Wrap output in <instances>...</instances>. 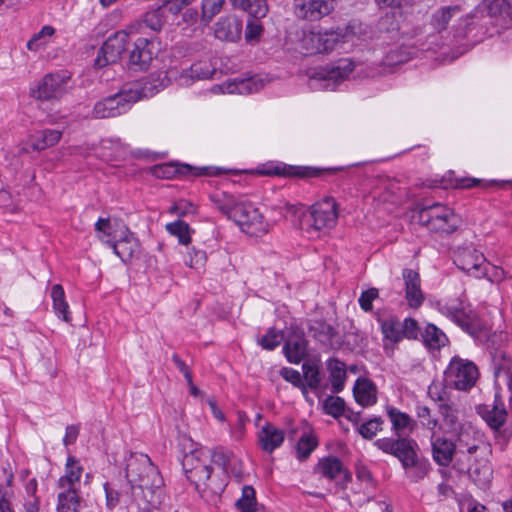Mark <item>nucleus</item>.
Here are the masks:
<instances>
[{"label":"nucleus","mask_w":512,"mask_h":512,"mask_svg":"<svg viewBox=\"0 0 512 512\" xmlns=\"http://www.w3.org/2000/svg\"><path fill=\"white\" fill-rule=\"evenodd\" d=\"M182 466L186 477L198 490L208 489L214 493L222 490V485L214 484V480L211 479L212 467L209 464V449L198 448L185 454Z\"/></svg>","instance_id":"3"},{"label":"nucleus","mask_w":512,"mask_h":512,"mask_svg":"<svg viewBox=\"0 0 512 512\" xmlns=\"http://www.w3.org/2000/svg\"><path fill=\"white\" fill-rule=\"evenodd\" d=\"M480 179L463 177H455L453 172H449L446 177L440 183V186L444 189L447 188H471L477 186L480 183Z\"/></svg>","instance_id":"50"},{"label":"nucleus","mask_w":512,"mask_h":512,"mask_svg":"<svg viewBox=\"0 0 512 512\" xmlns=\"http://www.w3.org/2000/svg\"><path fill=\"white\" fill-rule=\"evenodd\" d=\"M158 50L156 38L138 37L128 50V68L133 71H146Z\"/></svg>","instance_id":"13"},{"label":"nucleus","mask_w":512,"mask_h":512,"mask_svg":"<svg viewBox=\"0 0 512 512\" xmlns=\"http://www.w3.org/2000/svg\"><path fill=\"white\" fill-rule=\"evenodd\" d=\"M51 298L56 315L64 321H69V305L65 300V292L60 284H55L51 288Z\"/></svg>","instance_id":"44"},{"label":"nucleus","mask_w":512,"mask_h":512,"mask_svg":"<svg viewBox=\"0 0 512 512\" xmlns=\"http://www.w3.org/2000/svg\"><path fill=\"white\" fill-rule=\"evenodd\" d=\"M166 231L178 239L179 244L188 245L191 242L192 230L186 222L176 220L167 223L165 226Z\"/></svg>","instance_id":"46"},{"label":"nucleus","mask_w":512,"mask_h":512,"mask_svg":"<svg viewBox=\"0 0 512 512\" xmlns=\"http://www.w3.org/2000/svg\"><path fill=\"white\" fill-rule=\"evenodd\" d=\"M454 263L459 269L476 278H481L487 273L484 255L473 247L458 249Z\"/></svg>","instance_id":"18"},{"label":"nucleus","mask_w":512,"mask_h":512,"mask_svg":"<svg viewBox=\"0 0 512 512\" xmlns=\"http://www.w3.org/2000/svg\"><path fill=\"white\" fill-rule=\"evenodd\" d=\"M456 447L460 452L474 454L478 449V442L475 438V432L471 427L461 426L457 434Z\"/></svg>","instance_id":"43"},{"label":"nucleus","mask_w":512,"mask_h":512,"mask_svg":"<svg viewBox=\"0 0 512 512\" xmlns=\"http://www.w3.org/2000/svg\"><path fill=\"white\" fill-rule=\"evenodd\" d=\"M284 439V431L270 423L265 424L258 433L259 444L267 453H272L278 449L283 444Z\"/></svg>","instance_id":"26"},{"label":"nucleus","mask_w":512,"mask_h":512,"mask_svg":"<svg viewBox=\"0 0 512 512\" xmlns=\"http://www.w3.org/2000/svg\"><path fill=\"white\" fill-rule=\"evenodd\" d=\"M210 200L221 213L225 214L231 220L234 216V211L240 204L235 200L233 195L221 191L211 194Z\"/></svg>","instance_id":"40"},{"label":"nucleus","mask_w":512,"mask_h":512,"mask_svg":"<svg viewBox=\"0 0 512 512\" xmlns=\"http://www.w3.org/2000/svg\"><path fill=\"white\" fill-rule=\"evenodd\" d=\"M315 469L323 477L335 480L342 489H345L352 481V474L344 468L342 461L335 456L320 459Z\"/></svg>","instance_id":"20"},{"label":"nucleus","mask_w":512,"mask_h":512,"mask_svg":"<svg viewBox=\"0 0 512 512\" xmlns=\"http://www.w3.org/2000/svg\"><path fill=\"white\" fill-rule=\"evenodd\" d=\"M248 6L245 12L255 19L264 18L269 11L266 0H250Z\"/></svg>","instance_id":"60"},{"label":"nucleus","mask_w":512,"mask_h":512,"mask_svg":"<svg viewBox=\"0 0 512 512\" xmlns=\"http://www.w3.org/2000/svg\"><path fill=\"white\" fill-rule=\"evenodd\" d=\"M329 380L333 392L339 393L344 389L347 378L346 365L337 358H329L326 362Z\"/></svg>","instance_id":"36"},{"label":"nucleus","mask_w":512,"mask_h":512,"mask_svg":"<svg viewBox=\"0 0 512 512\" xmlns=\"http://www.w3.org/2000/svg\"><path fill=\"white\" fill-rule=\"evenodd\" d=\"M302 379L304 382V396H307L308 390L316 391L319 389L322 381L320 370V360L311 358L302 364Z\"/></svg>","instance_id":"29"},{"label":"nucleus","mask_w":512,"mask_h":512,"mask_svg":"<svg viewBox=\"0 0 512 512\" xmlns=\"http://www.w3.org/2000/svg\"><path fill=\"white\" fill-rule=\"evenodd\" d=\"M71 78L66 70L48 73L30 88V96L40 101L60 100L71 90Z\"/></svg>","instance_id":"7"},{"label":"nucleus","mask_w":512,"mask_h":512,"mask_svg":"<svg viewBox=\"0 0 512 512\" xmlns=\"http://www.w3.org/2000/svg\"><path fill=\"white\" fill-rule=\"evenodd\" d=\"M125 477L130 500L143 508L161 504L164 480L148 455L131 454L127 459Z\"/></svg>","instance_id":"1"},{"label":"nucleus","mask_w":512,"mask_h":512,"mask_svg":"<svg viewBox=\"0 0 512 512\" xmlns=\"http://www.w3.org/2000/svg\"><path fill=\"white\" fill-rule=\"evenodd\" d=\"M499 18L495 4L491 0H482L473 10L459 17L451 31L458 39L466 38L474 31L484 34Z\"/></svg>","instance_id":"2"},{"label":"nucleus","mask_w":512,"mask_h":512,"mask_svg":"<svg viewBox=\"0 0 512 512\" xmlns=\"http://www.w3.org/2000/svg\"><path fill=\"white\" fill-rule=\"evenodd\" d=\"M334 10V0H294V15L301 20L318 21Z\"/></svg>","instance_id":"19"},{"label":"nucleus","mask_w":512,"mask_h":512,"mask_svg":"<svg viewBox=\"0 0 512 512\" xmlns=\"http://www.w3.org/2000/svg\"><path fill=\"white\" fill-rule=\"evenodd\" d=\"M386 411L392 425L391 429L396 436L403 437L406 432L413 431L414 421L409 414L393 406H388Z\"/></svg>","instance_id":"33"},{"label":"nucleus","mask_w":512,"mask_h":512,"mask_svg":"<svg viewBox=\"0 0 512 512\" xmlns=\"http://www.w3.org/2000/svg\"><path fill=\"white\" fill-rule=\"evenodd\" d=\"M413 463H409L404 467L407 477L412 482H419L427 476L430 470V464L427 460L417 456L412 460Z\"/></svg>","instance_id":"45"},{"label":"nucleus","mask_w":512,"mask_h":512,"mask_svg":"<svg viewBox=\"0 0 512 512\" xmlns=\"http://www.w3.org/2000/svg\"><path fill=\"white\" fill-rule=\"evenodd\" d=\"M280 375L285 381L291 383L294 387L299 388L304 395V382L299 371L290 367H283L280 370Z\"/></svg>","instance_id":"59"},{"label":"nucleus","mask_w":512,"mask_h":512,"mask_svg":"<svg viewBox=\"0 0 512 512\" xmlns=\"http://www.w3.org/2000/svg\"><path fill=\"white\" fill-rule=\"evenodd\" d=\"M431 446L434 461L440 466L447 467L453 460L456 443L433 432L431 434Z\"/></svg>","instance_id":"23"},{"label":"nucleus","mask_w":512,"mask_h":512,"mask_svg":"<svg viewBox=\"0 0 512 512\" xmlns=\"http://www.w3.org/2000/svg\"><path fill=\"white\" fill-rule=\"evenodd\" d=\"M164 25V17H163V10L156 9L149 11L144 14L142 22L132 24L131 26L135 27V34L138 32V30L144 26L146 28L151 29L152 31L158 32L162 29Z\"/></svg>","instance_id":"47"},{"label":"nucleus","mask_w":512,"mask_h":512,"mask_svg":"<svg viewBox=\"0 0 512 512\" xmlns=\"http://www.w3.org/2000/svg\"><path fill=\"white\" fill-rule=\"evenodd\" d=\"M439 413L444 422L452 428L458 423V411L452 404L442 403L439 405Z\"/></svg>","instance_id":"61"},{"label":"nucleus","mask_w":512,"mask_h":512,"mask_svg":"<svg viewBox=\"0 0 512 512\" xmlns=\"http://www.w3.org/2000/svg\"><path fill=\"white\" fill-rule=\"evenodd\" d=\"M208 167L202 168H194L190 165L183 164L178 165L174 163H164L160 165H155L152 168L153 175L158 178L171 179L176 177L179 174H189L193 175H204L208 174Z\"/></svg>","instance_id":"25"},{"label":"nucleus","mask_w":512,"mask_h":512,"mask_svg":"<svg viewBox=\"0 0 512 512\" xmlns=\"http://www.w3.org/2000/svg\"><path fill=\"white\" fill-rule=\"evenodd\" d=\"M342 38L339 30H305L298 45L305 55L327 54L335 49Z\"/></svg>","instance_id":"9"},{"label":"nucleus","mask_w":512,"mask_h":512,"mask_svg":"<svg viewBox=\"0 0 512 512\" xmlns=\"http://www.w3.org/2000/svg\"><path fill=\"white\" fill-rule=\"evenodd\" d=\"M478 377L479 370L475 363L459 356L452 357L444 372L446 386L461 391H468L475 386Z\"/></svg>","instance_id":"8"},{"label":"nucleus","mask_w":512,"mask_h":512,"mask_svg":"<svg viewBox=\"0 0 512 512\" xmlns=\"http://www.w3.org/2000/svg\"><path fill=\"white\" fill-rule=\"evenodd\" d=\"M95 230L98 233L100 241L106 244L107 239H114V228L108 218H99L95 223Z\"/></svg>","instance_id":"56"},{"label":"nucleus","mask_w":512,"mask_h":512,"mask_svg":"<svg viewBox=\"0 0 512 512\" xmlns=\"http://www.w3.org/2000/svg\"><path fill=\"white\" fill-rule=\"evenodd\" d=\"M256 505L254 488L252 486H244L242 488L241 497L236 502L237 508L240 512H255Z\"/></svg>","instance_id":"51"},{"label":"nucleus","mask_w":512,"mask_h":512,"mask_svg":"<svg viewBox=\"0 0 512 512\" xmlns=\"http://www.w3.org/2000/svg\"><path fill=\"white\" fill-rule=\"evenodd\" d=\"M225 0H203L202 17L208 23L220 12Z\"/></svg>","instance_id":"58"},{"label":"nucleus","mask_w":512,"mask_h":512,"mask_svg":"<svg viewBox=\"0 0 512 512\" xmlns=\"http://www.w3.org/2000/svg\"><path fill=\"white\" fill-rule=\"evenodd\" d=\"M106 244L125 263L131 261L140 252L137 237L123 224L114 231V239H107Z\"/></svg>","instance_id":"15"},{"label":"nucleus","mask_w":512,"mask_h":512,"mask_svg":"<svg viewBox=\"0 0 512 512\" xmlns=\"http://www.w3.org/2000/svg\"><path fill=\"white\" fill-rule=\"evenodd\" d=\"M135 30L134 26H128L126 29L116 31L110 35L98 51L95 66L102 68L118 62L126 50L130 35H134Z\"/></svg>","instance_id":"12"},{"label":"nucleus","mask_w":512,"mask_h":512,"mask_svg":"<svg viewBox=\"0 0 512 512\" xmlns=\"http://www.w3.org/2000/svg\"><path fill=\"white\" fill-rule=\"evenodd\" d=\"M402 277L405 285V299L410 308H419L424 302V293L421 289V279L417 271L403 269Z\"/></svg>","instance_id":"21"},{"label":"nucleus","mask_w":512,"mask_h":512,"mask_svg":"<svg viewBox=\"0 0 512 512\" xmlns=\"http://www.w3.org/2000/svg\"><path fill=\"white\" fill-rule=\"evenodd\" d=\"M207 261V254L202 249L192 247L188 251L187 259L185 260L186 265L190 268L199 270L203 268Z\"/></svg>","instance_id":"55"},{"label":"nucleus","mask_w":512,"mask_h":512,"mask_svg":"<svg viewBox=\"0 0 512 512\" xmlns=\"http://www.w3.org/2000/svg\"><path fill=\"white\" fill-rule=\"evenodd\" d=\"M57 511L58 512H79L81 497L78 488H58Z\"/></svg>","instance_id":"35"},{"label":"nucleus","mask_w":512,"mask_h":512,"mask_svg":"<svg viewBox=\"0 0 512 512\" xmlns=\"http://www.w3.org/2000/svg\"><path fill=\"white\" fill-rule=\"evenodd\" d=\"M382 424L380 418H373L361 424L358 431L363 438L372 439L382 429Z\"/></svg>","instance_id":"57"},{"label":"nucleus","mask_w":512,"mask_h":512,"mask_svg":"<svg viewBox=\"0 0 512 512\" xmlns=\"http://www.w3.org/2000/svg\"><path fill=\"white\" fill-rule=\"evenodd\" d=\"M374 445L386 454L395 456L404 468L418 456V444L415 440L408 437L381 438L375 441Z\"/></svg>","instance_id":"14"},{"label":"nucleus","mask_w":512,"mask_h":512,"mask_svg":"<svg viewBox=\"0 0 512 512\" xmlns=\"http://www.w3.org/2000/svg\"><path fill=\"white\" fill-rule=\"evenodd\" d=\"M479 413L487 425L495 431H498L507 419V411L503 404L485 405Z\"/></svg>","instance_id":"37"},{"label":"nucleus","mask_w":512,"mask_h":512,"mask_svg":"<svg viewBox=\"0 0 512 512\" xmlns=\"http://www.w3.org/2000/svg\"><path fill=\"white\" fill-rule=\"evenodd\" d=\"M345 410V402L338 396H328L324 401V411L335 418L341 416Z\"/></svg>","instance_id":"54"},{"label":"nucleus","mask_w":512,"mask_h":512,"mask_svg":"<svg viewBox=\"0 0 512 512\" xmlns=\"http://www.w3.org/2000/svg\"><path fill=\"white\" fill-rule=\"evenodd\" d=\"M337 219V203L334 198L328 197L311 206L303 229L310 238H317L335 227Z\"/></svg>","instance_id":"6"},{"label":"nucleus","mask_w":512,"mask_h":512,"mask_svg":"<svg viewBox=\"0 0 512 512\" xmlns=\"http://www.w3.org/2000/svg\"><path fill=\"white\" fill-rule=\"evenodd\" d=\"M308 331L312 338L326 349H335L340 346V340L335 328L321 320H311Z\"/></svg>","instance_id":"22"},{"label":"nucleus","mask_w":512,"mask_h":512,"mask_svg":"<svg viewBox=\"0 0 512 512\" xmlns=\"http://www.w3.org/2000/svg\"><path fill=\"white\" fill-rule=\"evenodd\" d=\"M196 207L191 202L181 199L177 201L171 208L170 213L175 214L179 217H183L189 214H194Z\"/></svg>","instance_id":"64"},{"label":"nucleus","mask_w":512,"mask_h":512,"mask_svg":"<svg viewBox=\"0 0 512 512\" xmlns=\"http://www.w3.org/2000/svg\"><path fill=\"white\" fill-rule=\"evenodd\" d=\"M284 339L283 331L270 328L266 334L259 339L258 343L265 350H273L279 346Z\"/></svg>","instance_id":"52"},{"label":"nucleus","mask_w":512,"mask_h":512,"mask_svg":"<svg viewBox=\"0 0 512 512\" xmlns=\"http://www.w3.org/2000/svg\"><path fill=\"white\" fill-rule=\"evenodd\" d=\"M402 324V330L401 333L403 334V339H417L419 335V327L418 323L413 318H405L403 321H401Z\"/></svg>","instance_id":"63"},{"label":"nucleus","mask_w":512,"mask_h":512,"mask_svg":"<svg viewBox=\"0 0 512 512\" xmlns=\"http://www.w3.org/2000/svg\"><path fill=\"white\" fill-rule=\"evenodd\" d=\"M62 131L57 129H42L29 136L27 144L33 151H42L59 143Z\"/></svg>","instance_id":"28"},{"label":"nucleus","mask_w":512,"mask_h":512,"mask_svg":"<svg viewBox=\"0 0 512 512\" xmlns=\"http://www.w3.org/2000/svg\"><path fill=\"white\" fill-rule=\"evenodd\" d=\"M421 337L430 349H440L448 341L445 333L434 324H427L421 332Z\"/></svg>","instance_id":"42"},{"label":"nucleus","mask_w":512,"mask_h":512,"mask_svg":"<svg viewBox=\"0 0 512 512\" xmlns=\"http://www.w3.org/2000/svg\"><path fill=\"white\" fill-rule=\"evenodd\" d=\"M461 12L460 5L442 6L432 13L430 25L437 34H440L448 29L452 18Z\"/></svg>","instance_id":"31"},{"label":"nucleus","mask_w":512,"mask_h":512,"mask_svg":"<svg viewBox=\"0 0 512 512\" xmlns=\"http://www.w3.org/2000/svg\"><path fill=\"white\" fill-rule=\"evenodd\" d=\"M353 393L355 400L363 407L372 406L377 401V389L374 383L367 378H358Z\"/></svg>","instance_id":"32"},{"label":"nucleus","mask_w":512,"mask_h":512,"mask_svg":"<svg viewBox=\"0 0 512 512\" xmlns=\"http://www.w3.org/2000/svg\"><path fill=\"white\" fill-rule=\"evenodd\" d=\"M133 101L125 87L115 95L98 101L93 108V117L98 119L117 117L126 113Z\"/></svg>","instance_id":"17"},{"label":"nucleus","mask_w":512,"mask_h":512,"mask_svg":"<svg viewBox=\"0 0 512 512\" xmlns=\"http://www.w3.org/2000/svg\"><path fill=\"white\" fill-rule=\"evenodd\" d=\"M213 71L210 69V66L205 62H197L190 66L189 69H186L182 72V79H191L195 80H204L211 78Z\"/></svg>","instance_id":"49"},{"label":"nucleus","mask_w":512,"mask_h":512,"mask_svg":"<svg viewBox=\"0 0 512 512\" xmlns=\"http://www.w3.org/2000/svg\"><path fill=\"white\" fill-rule=\"evenodd\" d=\"M83 473L80 461L74 456H68L64 474L57 481V488H78Z\"/></svg>","instance_id":"27"},{"label":"nucleus","mask_w":512,"mask_h":512,"mask_svg":"<svg viewBox=\"0 0 512 512\" xmlns=\"http://www.w3.org/2000/svg\"><path fill=\"white\" fill-rule=\"evenodd\" d=\"M379 296L377 288H370L361 293L358 302L362 310L370 312L373 309V301Z\"/></svg>","instance_id":"62"},{"label":"nucleus","mask_w":512,"mask_h":512,"mask_svg":"<svg viewBox=\"0 0 512 512\" xmlns=\"http://www.w3.org/2000/svg\"><path fill=\"white\" fill-rule=\"evenodd\" d=\"M437 310L469 335L476 337L482 324L471 305L461 298L442 299L436 302Z\"/></svg>","instance_id":"5"},{"label":"nucleus","mask_w":512,"mask_h":512,"mask_svg":"<svg viewBox=\"0 0 512 512\" xmlns=\"http://www.w3.org/2000/svg\"><path fill=\"white\" fill-rule=\"evenodd\" d=\"M103 488L105 491L106 507L109 510H113L121 500L125 503H135L134 500L129 499L130 490L127 489L126 483L120 489H117L112 483L105 482Z\"/></svg>","instance_id":"38"},{"label":"nucleus","mask_w":512,"mask_h":512,"mask_svg":"<svg viewBox=\"0 0 512 512\" xmlns=\"http://www.w3.org/2000/svg\"><path fill=\"white\" fill-rule=\"evenodd\" d=\"M318 440L312 432H304L297 444L296 454L299 460H304L317 448Z\"/></svg>","instance_id":"48"},{"label":"nucleus","mask_w":512,"mask_h":512,"mask_svg":"<svg viewBox=\"0 0 512 512\" xmlns=\"http://www.w3.org/2000/svg\"><path fill=\"white\" fill-rule=\"evenodd\" d=\"M56 30L51 25H45L35 33L27 42L26 47L31 52H38L45 49L51 42Z\"/></svg>","instance_id":"41"},{"label":"nucleus","mask_w":512,"mask_h":512,"mask_svg":"<svg viewBox=\"0 0 512 512\" xmlns=\"http://www.w3.org/2000/svg\"><path fill=\"white\" fill-rule=\"evenodd\" d=\"M308 341L302 333H293L287 339L283 346V353L288 362L299 364L306 356Z\"/></svg>","instance_id":"24"},{"label":"nucleus","mask_w":512,"mask_h":512,"mask_svg":"<svg viewBox=\"0 0 512 512\" xmlns=\"http://www.w3.org/2000/svg\"><path fill=\"white\" fill-rule=\"evenodd\" d=\"M242 24L230 17L220 18L215 25V37L225 41H236L240 38Z\"/></svg>","instance_id":"34"},{"label":"nucleus","mask_w":512,"mask_h":512,"mask_svg":"<svg viewBox=\"0 0 512 512\" xmlns=\"http://www.w3.org/2000/svg\"><path fill=\"white\" fill-rule=\"evenodd\" d=\"M232 220L240 227L242 232L249 236L259 237L269 231V223L264 216L250 202H240Z\"/></svg>","instance_id":"11"},{"label":"nucleus","mask_w":512,"mask_h":512,"mask_svg":"<svg viewBox=\"0 0 512 512\" xmlns=\"http://www.w3.org/2000/svg\"><path fill=\"white\" fill-rule=\"evenodd\" d=\"M351 59H339L333 64L316 71L309 79L312 89L335 90L354 70Z\"/></svg>","instance_id":"10"},{"label":"nucleus","mask_w":512,"mask_h":512,"mask_svg":"<svg viewBox=\"0 0 512 512\" xmlns=\"http://www.w3.org/2000/svg\"><path fill=\"white\" fill-rule=\"evenodd\" d=\"M416 416L420 420L421 425L432 433L438 426V419L431 415L429 407L423 404L416 405Z\"/></svg>","instance_id":"53"},{"label":"nucleus","mask_w":512,"mask_h":512,"mask_svg":"<svg viewBox=\"0 0 512 512\" xmlns=\"http://www.w3.org/2000/svg\"><path fill=\"white\" fill-rule=\"evenodd\" d=\"M377 321L380 324L381 332L385 340L391 343H398L403 340V334L401 333L402 324L397 317L390 316L386 319L377 317Z\"/></svg>","instance_id":"39"},{"label":"nucleus","mask_w":512,"mask_h":512,"mask_svg":"<svg viewBox=\"0 0 512 512\" xmlns=\"http://www.w3.org/2000/svg\"><path fill=\"white\" fill-rule=\"evenodd\" d=\"M225 85L227 93L251 94L258 92L264 87L265 79L255 75L244 79L235 78L232 81H228Z\"/></svg>","instance_id":"30"},{"label":"nucleus","mask_w":512,"mask_h":512,"mask_svg":"<svg viewBox=\"0 0 512 512\" xmlns=\"http://www.w3.org/2000/svg\"><path fill=\"white\" fill-rule=\"evenodd\" d=\"M418 222L428 231L439 235L455 232L461 223L460 217L445 204L435 202L418 211Z\"/></svg>","instance_id":"4"},{"label":"nucleus","mask_w":512,"mask_h":512,"mask_svg":"<svg viewBox=\"0 0 512 512\" xmlns=\"http://www.w3.org/2000/svg\"><path fill=\"white\" fill-rule=\"evenodd\" d=\"M169 84L170 79L167 77V73L159 71L126 86L125 89H127L133 103H135L143 98L154 96Z\"/></svg>","instance_id":"16"}]
</instances>
